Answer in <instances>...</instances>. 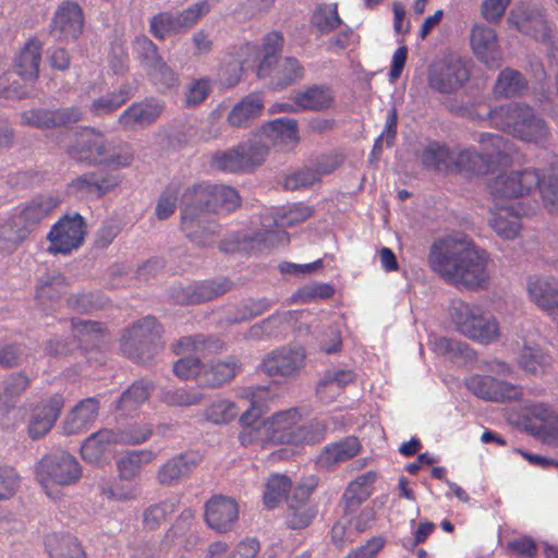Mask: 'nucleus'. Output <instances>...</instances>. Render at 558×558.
I'll use <instances>...</instances> for the list:
<instances>
[{
    "instance_id": "14",
    "label": "nucleus",
    "mask_w": 558,
    "mask_h": 558,
    "mask_svg": "<svg viewBox=\"0 0 558 558\" xmlns=\"http://www.w3.org/2000/svg\"><path fill=\"white\" fill-rule=\"evenodd\" d=\"M202 462V456L197 451H184L168 459L159 466L156 480L162 487H174L190 478L193 471Z\"/></svg>"
},
{
    "instance_id": "21",
    "label": "nucleus",
    "mask_w": 558,
    "mask_h": 558,
    "mask_svg": "<svg viewBox=\"0 0 558 558\" xmlns=\"http://www.w3.org/2000/svg\"><path fill=\"white\" fill-rule=\"evenodd\" d=\"M471 46L477 59L490 69L502 64V51L497 43L495 31L485 25H476L471 32Z\"/></svg>"
},
{
    "instance_id": "50",
    "label": "nucleus",
    "mask_w": 558,
    "mask_h": 558,
    "mask_svg": "<svg viewBox=\"0 0 558 558\" xmlns=\"http://www.w3.org/2000/svg\"><path fill=\"white\" fill-rule=\"evenodd\" d=\"M550 356L538 348L524 347L520 353L519 364L533 375L544 374L550 366Z\"/></svg>"
},
{
    "instance_id": "35",
    "label": "nucleus",
    "mask_w": 558,
    "mask_h": 558,
    "mask_svg": "<svg viewBox=\"0 0 558 558\" xmlns=\"http://www.w3.org/2000/svg\"><path fill=\"white\" fill-rule=\"evenodd\" d=\"M532 301L544 311L558 313V281L537 279L529 283Z\"/></svg>"
},
{
    "instance_id": "7",
    "label": "nucleus",
    "mask_w": 558,
    "mask_h": 558,
    "mask_svg": "<svg viewBox=\"0 0 558 558\" xmlns=\"http://www.w3.org/2000/svg\"><path fill=\"white\" fill-rule=\"evenodd\" d=\"M36 475L40 485L47 489L49 483L61 486L77 483L82 476V468L75 457L58 450L39 460L36 464Z\"/></svg>"
},
{
    "instance_id": "13",
    "label": "nucleus",
    "mask_w": 558,
    "mask_h": 558,
    "mask_svg": "<svg viewBox=\"0 0 558 558\" xmlns=\"http://www.w3.org/2000/svg\"><path fill=\"white\" fill-rule=\"evenodd\" d=\"M232 288L227 278L197 281L185 287H173L170 290L171 300L179 305H196L217 299Z\"/></svg>"
},
{
    "instance_id": "62",
    "label": "nucleus",
    "mask_w": 558,
    "mask_h": 558,
    "mask_svg": "<svg viewBox=\"0 0 558 558\" xmlns=\"http://www.w3.org/2000/svg\"><path fill=\"white\" fill-rule=\"evenodd\" d=\"M117 442L124 445H138L147 440L151 434L153 428L150 424H132L125 428L114 429Z\"/></svg>"
},
{
    "instance_id": "48",
    "label": "nucleus",
    "mask_w": 558,
    "mask_h": 558,
    "mask_svg": "<svg viewBox=\"0 0 558 558\" xmlns=\"http://www.w3.org/2000/svg\"><path fill=\"white\" fill-rule=\"evenodd\" d=\"M47 546L51 558H86L76 537L69 534L49 539Z\"/></svg>"
},
{
    "instance_id": "19",
    "label": "nucleus",
    "mask_w": 558,
    "mask_h": 558,
    "mask_svg": "<svg viewBox=\"0 0 558 558\" xmlns=\"http://www.w3.org/2000/svg\"><path fill=\"white\" fill-rule=\"evenodd\" d=\"M84 16L81 7L71 1L63 2L50 25V34L57 40L76 39L83 32Z\"/></svg>"
},
{
    "instance_id": "37",
    "label": "nucleus",
    "mask_w": 558,
    "mask_h": 558,
    "mask_svg": "<svg viewBox=\"0 0 558 558\" xmlns=\"http://www.w3.org/2000/svg\"><path fill=\"white\" fill-rule=\"evenodd\" d=\"M423 167L427 170L448 172L452 171L453 154L439 143H430L420 154Z\"/></svg>"
},
{
    "instance_id": "8",
    "label": "nucleus",
    "mask_w": 558,
    "mask_h": 558,
    "mask_svg": "<svg viewBox=\"0 0 558 558\" xmlns=\"http://www.w3.org/2000/svg\"><path fill=\"white\" fill-rule=\"evenodd\" d=\"M181 230L185 236L199 247L213 246L221 232L220 225L209 218L194 204H183L181 210Z\"/></svg>"
},
{
    "instance_id": "29",
    "label": "nucleus",
    "mask_w": 558,
    "mask_h": 558,
    "mask_svg": "<svg viewBox=\"0 0 558 558\" xmlns=\"http://www.w3.org/2000/svg\"><path fill=\"white\" fill-rule=\"evenodd\" d=\"M241 366L240 360L235 356H229L226 361L211 365H203L199 384L209 388L220 387L233 379Z\"/></svg>"
},
{
    "instance_id": "61",
    "label": "nucleus",
    "mask_w": 558,
    "mask_h": 558,
    "mask_svg": "<svg viewBox=\"0 0 558 558\" xmlns=\"http://www.w3.org/2000/svg\"><path fill=\"white\" fill-rule=\"evenodd\" d=\"M316 515V510L312 506L288 505L286 522L291 530H302L307 527Z\"/></svg>"
},
{
    "instance_id": "57",
    "label": "nucleus",
    "mask_w": 558,
    "mask_h": 558,
    "mask_svg": "<svg viewBox=\"0 0 558 558\" xmlns=\"http://www.w3.org/2000/svg\"><path fill=\"white\" fill-rule=\"evenodd\" d=\"M327 427V423L318 418H314L304 424L300 422L295 433L294 445L316 444L322 441L326 436Z\"/></svg>"
},
{
    "instance_id": "59",
    "label": "nucleus",
    "mask_w": 558,
    "mask_h": 558,
    "mask_svg": "<svg viewBox=\"0 0 558 558\" xmlns=\"http://www.w3.org/2000/svg\"><path fill=\"white\" fill-rule=\"evenodd\" d=\"M48 129L68 128L83 119V112L77 106L48 109Z\"/></svg>"
},
{
    "instance_id": "22",
    "label": "nucleus",
    "mask_w": 558,
    "mask_h": 558,
    "mask_svg": "<svg viewBox=\"0 0 558 558\" xmlns=\"http://www.w3.org/2000/svg\"><path fill=\"white\" fill-rule=\"evenodd\" d=\"M301 422L299 409L280 411L269 418L271 445H294L295 433Z\"/></svg>"
},
{
    "instance_id": "31",
    "label": "nucleus",
    "mask_w": 558,
    "mask_h": 558,
    "mask_svg": "<svg viewBox=\"0 0 558 558\" xmlns=\"http://www.w3.org/2000/svg\"><path fill=\"white\" fill-rule=\"evenodd\" d=\"M529 89L525 76L512 68L504 69L497 76L493 93L496 98L520 97Z\"/></svg>"
},
{
    "instance_id": "17",
    "label": "nucleus",
    "mask_w": 558,
    "mask_h": 558,
    "mask_svg": "<svg viewBox=\"0 0 558 558\" xmlns=\"http://www.w3.org/2000/svg\"><path fill=\"white\" fill-rule=\"evenodd\" d=\"M239 518V506L233 498L217 495L205 505V521L207 525L219 532L231 531Z\"/></svg>"
},
{
    "instance_id": "30",
    "label": "nucleus",
    "mask_w": 558,
    "mask_h": 558,
    "mask_svg": "<svg viewBox=\"0 0 558 558\" xmlns=\"http://www.w3.org/2000/svg\"><path fill=\"white\" fill-rule=\"evenodd\" d=\"M263 108V96L257 93L250 94L231 109L228 122L235 128H246L262 113Z\"/></svg>"
},
{
    "instance_id": "47",
    "label": "nucleus",
    "mask_w": 558,
    "mask_h": 558,
    "mask_svg": "<svg viewBox=\"0 0 558 558\" xmlns=\"http://www.w3.org/2000/svg\"><path fill=\"white\" fill-rule=\"evenodd\" d=\"M489 223L499 236L507 240L514 239L521 228L519 215L509 208H501L498 213L494 214Z\"/></svg>"
},
{
    "instance_id": "11",
    "label": "nucleus",
    "mask_w": 558,
    "mask_h": 558,
    "mask_svg": "<svg viewBox=\"0 0 558 558\" xmlns=\"http://www.w3.org/2000/svg\"><path fill=\"white\" fill-rule=\"evenodd\" d=\"M259 78H270V85L275 89H284L304 76V69L299 60L292 57L278 58L277 56H264L257 69Z\"/></svg>"
},
{
    "instance_id": "55",
    "label": "nucleus",
    "mask_w": 558,
    "mask_h": 558,
    "mask_svg": "<svg viewBox=\"0 0 558 558\" xmlns=\"http://www.w3.org/2000/svg\"><path fill=\"white\" fill-rule=\"evenodd\" d=\"M537 187L548 210L558 215V167L551 168L547 175L541 174V183Z\"/></svg>"
},
{
    "instance_id": "39",
    "label": "nucleus",
    "mask_w": 558,
    "mask_h": 558,
    "mask_svg": "<svg viewBox=\"0 0 558 558\" xmlns=\"http://www.w3.org/2000/svg\"><path fill=\"white\" fill-rule=\"evenodd\" d=\"M135 94L130 84H123L118 89L94 99L90 111L96 116H106L124 105Z\"/></svg>"
},
{
    "instance_id": "54",
    "label": "nucleus",
    "mask_w": 558,
    "mask_h": 558,
    "mask_svg": "<svg viewBox=\"0 0 558 558\" xmlns=\"http://www.w3.org/2000/svg\"><path fill=\"white\" fill-rule=\"evenodd\" d=\"M149 26L151 34L158 39H165L167 36L183 32L178 15L170 12H162L153 16Z\"/></svg>"
},
{
    "instance_id": "5",
    "label": "nucleus",
    "mask_w": 558,
    "mask_h": 558,
    "mask_svg": "<svg viewBox=\"0 0 558 558\" xmlns=\"http://www.w3.org/2000/svg\"><path fill=\"white\" fill-rule=\"evenodd\" d=\"M450 317L458 331L483 344L499 339L500 329L495 316L475 304L456 300L449 308Z\"/></svg>"
},
{
    "instance_id": "16",
    "label": "nucleus",
    "mask_w": 558,
    "mask_h": 558,
    "mask_svg": "<svg viewBox=\"0 0 558 558\" xmlns=\"http://www.w3.org/2000/svg\"><path fill=\"white\" fill-rule=\"evenodd\" d=\"M163 109L162 101L154 97H146L126 108L119 116L118 124L125 131L142 130L155 123Z\"/></svg>"
},
{
    "instance_id": "27",
    "label": "nucleus",
    "mask_w": 558,
    "mask_h": 558,
    "mask_svg": "<svg viewBox=\"0 0 558 558\" xmlns=\"http://www.w3.org/2000/svg\"><path fill=\"white\" fill-rule=\"evenodd\" d=\"M172 347L175 354L192 351L198 355L197 357H207L225 351L226 343L217 336L197 333L182 337Z\"/></svg>"
},
{
    "instance_id": "32",
    "label": "nucleus",
    "mask_w": 558,
    "mask_h": 558,
    "mask_svg": "<svg viewBox=\"0 0 558 558\" xmlns=\"http://www.w3.org/2000/svg\"><path fill=\"white\" fill-rule=\"evenodd\" d=\"M59 205V199L52 195H37L27 202L17 218L24 227H29L31 232L44 218Z\"/></svg>"
},
{
    "instance_id": "42",
    "label": "nucleus",
    "mask_w": 558,
    "mask_h": 558,
    "mask_svg": "<svg viewBox=\"0 0 558 558\" xmlns=\"http://www.w3.org/2000/svg\"><path fill=\"white\" fill-rule=\"evenodd\" d=\"M29 234L31 228L24 227L17 217L0 225V252L15 251Z\"/></svg>"
},
{
    "instance_id": "51",
    "label": "nucleus",
    "mask_w": 558,
    "mask_h": 558,
    "mask_svg": "<svg viewBox=\"0 0 558 558\" xmlns=\"http://www.w3.org/2000/svg\"><path fill=\"white\" fill-rule=\"evenodd\" d=\"M159 399L169 407H192L199 404L204 395L195 389L177 388L162 390Z\"/></svg>"
},
{
    "instance_id": "60",
    "label": "nucleus",
    "mask_w": 558,
    "mask_h": 558,
    "mask_svg": "<svg viewBox=\"0 0 558 558\" xmlns=\"http://www.w3.org/2000/svg\"><path fill=\"white\" fill-rule=\"evenodd\" d=\"M355 379V374L349 369H338V371H328L324 374L323 378L319 380L317 385V391L319 393H324L327 390L335 392V388L337 391L343 389L349 384L353 383Z\"/></svg>"
},
{
    "instance_id": "6",
    "label": "nucleus",
    "mask_w": 558,
    "mask_h": 558,
    "mask_svg": "<svg viewBox=\"0 0 558 558\" xmlns=\"http://www.w3.org/2000/svg\"><path fill=\"white\" fill-rule=\"evenodd\" d=\"M182 204H194L209 213L231 211L241 204L238 191L227 185L195 184L185 190Z\"/></svg>"
},
{
    "instance_id": "64",
    "label": "nucleus",
    "mask_w": 558,
    "mask_h": 558,
    "mask_svg": "<svg viewBox=\"0 0 558 558\" xmlns=\"http://www.w3.org/2000/svg\"><path fill=\"white\" fill-rule=\"evenodd\" d=\"M468 389L476 397L495 401L498 398L495 390V377L489 375H474L466 379Z\"/></svg>"
},
{
    "instance_id": "38",
    "label": "nucleus",
    "mask_w": 558,
    "mask_h": 558,
    "mask_svg": "<svg viewBox=\"0 0 558 558\" xmlns=\"http://www.w3.org/2000/svg\"><path fill=\"white\" fill-rule=\"evenodd\" d=\"M492 159L473 149H464L453 156L452 170L468 174H485L492 170Z\"/></svg>"
},
{
    "instance_id": "52",
    "label": "nucleus",
    "mask_w": 558,
    "mask_h": 558,
    "mask_svg": "<svg viewBox=\"0 0 558 558\" xmlns=\"http://www.w3.org/2000/svg\"><path fill=\"white\" fill-rule=\"evenodd\" d=\"M313 25L320 34H328L342 23L337 3L319 5L312 16Z\"/></svg>"
},
{
    "instance_id": "15",
    "label": "nucleus",
    "mask_w": 558,
    "mask_h": 558,
    "mask_svg": "<svg viewBox=\"0 0 558 558\" xmlns=\"http://www.w3.org/2000/svg\"><path fill=\"white\" fill-rule=\"evenodd\" d=\"M302 347H282L269 353L262 363V369L269 376L293 377L305 364Z\"/></svg>"
},
{
    "instance_id": "3",
    "label": "nucleus",
    "mask_w": 558,
    "mask_h": 558,
    "mask_svg": "<svg viewBox=\"0 0 558 558\" xmlns=\"http://www.w3.org/2000/svg\"><path fill=\"white\" fill-rule=\"evenodd\" d=\"M490 122L524 142L543 144L550 133L543 118L524 104H510L489 111Z\"/></svg>"
},
{
    "instance_id": "53",
    "label": "nucleus",
    "mask_w": 558,
    "mask_h": 558,
    "mask_svg": "<svg viewBox=\"0 0 558 558\" xmlns=\"http://www.w3.org/2000/svg\"><path fill=\"white\" fill-rule=\"evenodd\" d=\"M291 488V480L286 475H272L268 478L264 493V504L268 509L275 508Z\"/></svg>"
},
{
    "instance_id": "20",
    "label": "nucleus",
    "mask_w": 558,
    "mask_h": 558,
    "mask_svg": "<svg viewBox=\"0 0 558 558\" xmlns=\"http://www.w3.org/2000/svg\"><path fill=\"white\" fill-rule=\"evenodd\" d=\"M63 405L64 398L57 393L32 410L28 422V435L33 440L39 439L50 432Z\"/></svg>"
},
{
    "instance_id": "56",
    "label": "nucleus",
    "mask_w": 558,
    "mask_h": 558,
    "mask_svg": "<svg viewBox=\"0 0 558 558\" xmlns=\"http://www.w3.org/2000/svg\"><path fill=\"white\" fill-rule=\"evenodd\" d=\"M177 510V504L172 500H163L161 502L149 506L143 513V523L148 530H156L169 515Z\"/></svg>"
},
{
    "instance_id": "24",
    "label": "nucleus",
    "mask_w": 558,
    "mask_h": 558,
    "mask_svg": "<svg viewBox=\"0 0 558 558\" xmlns=\"http://www.w3.org/2000/svg\"><path fill=\"white\" fill-rule=\"evenodd\" d=\"M361 450L360 440L349 436L340 441L327 445L317 458V463L327 470L333 469L339 463L350 460Z\"/></svg>"
},
{
    "instance_id": "45",
    "label": "nucleus",
    "mask_w": 558,
    "mask_h": 558,
    "mask_svg": "<svg viewBox=\"0 0 558 558\" xmlns=\"http://www.w3.org/2000/svg\"><path fill=\"white\" fill-rule=\"evenodd\" d=\"M211 166L223 172L238 173L248 171L247 162L244 160L243 153L240 149V144L226 150L216 151L211 158Z\"/></svg>"
},
{
    "instance_id": "63",
    "label": "nucleus",
    "mask_w": 558,
    "mask_h": 558,
    "mask_svg": "<svg viewBox=\"0 0 558 558\" xmlns=\"http://www.w3.org/2000/svg\"><path fill=\"white\" fill-rule=\"evenodd\" d=\"M204 415L214 424H226L238 415V405L229 400H219L209 405Z\"/></svg>"
},
{
    "instance_id": "33",
    "label": "nucleus",
    "mask_w": 558,
    "mask_h": 558,
    "mask_svg": "<svg viewBox=\"0 0 558 558\" xmlns=\"http://www.w3.org/2000/svg\"><path fill=\"white\" fill-rule=\"evenodd\" d=\"M260 132L270 145L298 143L299 123L295 119L280 118L265 123Z\"/></svg>"
},
{
    "instance_id": "2",
    "label": "nucleus",
    "mask_w": 558,
    "mask_h": 558,
    "mask_svg": "<svg viewBox=\"0 0 558 558\" xmlns=\"http://www.w3.org/2000/svg\"><path fill=\"white\" fill-rule=\"evenodd\" d=\"M68 154L78 162L88 166L104 165L112 170L130 167L135 159V153L130 143L122 142L114 145L104 133L95 129H92L90 135L69 146Z\"/></svg>"
},
{
    "instance_id": "46",
    "label": "nucleus",
    "mask_w": 558,
    "mask_h": 558,
    "mask_svg": "<svg viewBox=\"0 0 558 558\" xmlns=\"http://www.w3.org/2000/svg\"><path fill=\"white\" fill-rule=\"evenodd\" d=\"M477 141L483 147V155L490 157L492 167L508 158L512 149L511 142L499 134L482 133Z\"/></svg>"
},
{
    "instance_id": "4",
    "label": "nucleus",
    "mask_w": 558,
    "mask_h": 558,
    "mask_svg": "<svg viewBox=\"0 0 558 558\" xmlns=\"http://www.w3.org/2000/svg\"><path fill=\"white\" fill-rule=\"evenodd\" d=\"M162 328L153 316H146L128 328L121 338V350L132 361L146 365L162 350Z\"/></svg>"
},
{
    "instance_id": "41",
    "label": "nucleus",
    "mask_w": 558,
    "mask_h": 558,
    "mask_svg": "<svg viewBox=\"0 0 558 558\" xmlns=\"http://www.w3.org/2000/svg\"><path fill=\"white\" fill-rule=\"evenodd\" d=\"M73 337L77 340L81 348L89 349L99 344L104 337L105 328L101 323L72 318Z\"/></svg>"
},
{
    "instance_id": "10",
    "label": "nucleus",
    "mask_w": 558,
    "mask_h": 558,
    "mask_svg": "<svg viewBox=\"0 0 558 558\" xmlns=\"http://www.w3.org/2000/svg\"><path fill=\"white\" fill-rule=\"evenodd\" d=\"M86 234L84 218L78 214L64 215L53 225L47 239L50 242V253L68 254L83 244Z\"/></svg>"
},
{
    "instance_id": "12",
    "label": "nucleus",
    "mask_w": 558,
    "mask_h": 558,
    "mask_svg": "<svg viewBox=\"0 0 558 558\" xmlns=\"http://www.w3.org/2000/svg\"><path fill=\"white\" fill-rule=\"evenodd\" d=\"M470 73L465 63L457 57L440 60L428 70V86L441 94H451L463 86Z\"/></svg>"
},
{
    "instance_id": "49",
    "label": "nucleus",
    "mask_w": 558,
    "mask_h": 558,
    "mask_svg": "<svg viewBox=\"0 0 558 558\" xmlns=\"http://www.w3.org/2000/svg\"><path fill=\"white\" fill-rule=\"evenodd\" d=\"M29 377L25 372H14L4 377L0 400L8 405H13L20 396L28 388Z\"/></svg>"
},
{
    "instance_id": "28",
    "label": "nucleus",
    "mask_w": 558,
    "mask_h": 558,
    "mask_svg": "<svg viewBox=\"0 0 558 558\" xmlns=\"http://www.w3.org/2000/svg\"><path fill=\"white\" fill-rule=\"evenodd\" d=\"M43 44L37 38H31L14 59L13 69L24 80H36L39 74Z\"/></svg>"
},
{
    "instance_id": "23",
    "label": "nucleus",
    "mask_w": 558,
    "mask_h": 558,
    "mask_svg": "<svg viewBox=\"0 0 558 558\" xmlns=\"http://www.w3.org/2000/svg\"><path fill=\"white\" fill-rule=\"evenodd\" d=\"M290 99L302 111H323L330 108L335 100L332 90L325 85H312L293 90Z\"/></svg>"
},
{
    "instance_id": "34",
    "label": "nucleus",
    "mask_w": 558,
    "mask_h": 558,
    "mask_svg": "<svg viewBox=\"0 0 558 558\" xmlns=\"http://www.w3.org/2000/svg\"><path fill=\"white\" fill-rule=\"evenodd\" d=\"M114 429L104 428L92 434L81 447V456L88 463H98L106 451L117 445Z\"/></svg>"
},
{
    "instance_id": "25",
    "label": "nucleus",
    "mask_w": 558,
    "mask_h": 558,
    "mask_svg": "<svg viewBox=\"0 0 558 558\" xmlns=\"http://www.w3.org/2000/svg\"><path fill=\"white\" fill-rule=\"evenodd\" d=\"M376 478L377 474L374 471H367L348 485L342 495L345 514L354 513L371 497Z\"/></svg>"
},
{
    "instance_id": "9",
    "label": "nucleus",
    "mask_w": 558,
    "mask_h": 558,
    "mask_svg": "<svg viewBox=\"0 0 558 558\" xmlns=\"http://www.w3.org/2000/svg\"><path fill=\"white\" fill-rule=\"evenodd\" d=\"M541 183V173L535 168L500 173L489 184V193L496 201L521 197L536 189Z\"/></svg>"
},
{
    "instance_id": "36",
    "label": "nucleus",
    "mask_w": 558,
    "mask_h": 558,
    "mask_svg": "<svg viewBox=\"0 0 558 558\" xmlns=\"http://www.w3.org/2000/svg\"><path fill=\"white\" fill-rule=\"evenodd\" d=\"M154 386L149 380L133 383L120 397L117 409L124 415L133 414L150 396Z\"/></svg>"
},
{
    "instance_id": "40",
    "label": "nucleus",
    "mask_w": 558,
    "mask_h": 558,
    "mask_svg": "<svg viewBox=\"0 0 558 558\" xmlns=\"http://www.w3.org/2000/svg\"><path fill=\"white\" fill-rule=\"evenodd\" d=\"M66 286V279L60 272H46L38 278L36 298L41 304L57 301L65 293Z\"/></svg>"
},
{
    "instance_id": "44",
    "label": "nucleus",
    "mask_w": 558,
    "mask_h": 558,
    "mask_svg": "<svg viewBox=\"0 0 558 558\" xmlns=\"http://www.w3.org/2000/svg\"><path fill=\"white\" fill-rule=\"evenodd\" d=\"M269 141L259 131L247 141L240 143V149L243 153L244 160L247 162L248 171L254 170L260 166L270 148Z\"/></svg>"
},
{
    "instance_id": "18",
    "label": "nucleus",
    "mask_w": 558,
    "mask_h": 558,
    "mask_svg": "<svg viewBox=\"0 0 558 558\" xmlns=\"http://www.w3.org/2000/svg\"><path fill=\"white\" fill-rule=\"evenodd\" d=\"M122 181L119 174L104 171H88L71 181L70 187L77 194L89 198H101L117 189Z\"/></svg>"
},
{
    "instance_id": "43",
    "label": "nucleus",
    "mask_w": 558,
    "mask_h": 558,
    "mask_svg": "<svg viewBox=\"0 0 558 558\" xmlns=\"http://www.w3.org/2000/svg\"><path fill=\"white\" fill-rule=\"evenodd\" d=\"M156 453L151 450H132L118 461V471L122 480L135 478L144 464L151 462Z\"/></svg>"
},
{
    "instance_id": "26",
    "label": "nucleus",
    "mask_w": 558,
    "mask_h": 558,
    "mask_svg": "<svg viewBox=\"0 0 558 558\" xmlns=\"http://www.w3.org/2000/svg\"><path fill=\"white\" fill-rule=\"evenodd\" d=\"M99 402L95 398L80 401L69 413L63 422L64 433L68 435L80 434L88 428L98 416Z\"/></svg>"
},
{
    "instance_id": "58",
    "label": "nucleus",
    "mask_w": 558,
    "mask_h": 558,
    "mask_svg": "<svg viewBox=\"0 0 558 558\" xmlns=\"http://www.w3.org/2000/svg\"><path fill=\"white\" fill-rule=\"evenodd\" d=\"M270 423L269 418L253 426H244L239 434V439L243 446L260 445L265 447L270 441Z\"/></svg>"
},
{
    "instance_id": "1",
    "label": "nucleus",
    "mask_w": 558,
    "mask_h": 558,
    "mask_svg": "<svg viewBox=\"0 0 558 558\" xmlns=\"http://www.w3.org/2000/svg\"><path fill=\"white\" fill-rule=\"evenodd\" d=\"M488 260V254L465 235L441 239L432 245L429 252L434 271L448 282L471 290L487 286Z\"/></svg>"
}]
</instances>
